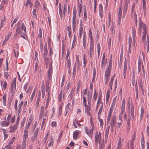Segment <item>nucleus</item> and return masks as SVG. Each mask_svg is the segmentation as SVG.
Wrapping results in <instances>:
<instances>
[{"label": "nucleus", "mask_w": 149, "mask_h": 149, "mask_svg": "<svg viewBox=\"0 0 149 149\" xmlns=\"http://www.w3.org/2000/svg\"><path fill=\"white\" fill-rule=\"evenodd\" d=\"M130 100L129 99L128 100L127 104L128 106V110L129 111V117L131 116L132 118V119L134 120V106L132 103L130 104Z\"/></svg>", "instance_id": "nucleus-1"}, {"label": "nucleus", "mask_w": 149, "mask_h": 149, "mask_svg": "<svg viewBox=\"0 0 149 149\" xmlns=\"http://www.w3.org/2000/svg\"><path fill=\"white\" fill-rule=\"evenodd\" d=\"M112 66V61L110 60L109 62V65L107 68L105 73V77H109L111 73V71Z\"/></svg>", "instance_id": "nucleus-2"}, {"label": "nucleus", "mask_w": 149, "mask_h": 149, "mask_svg": "<svg viewBox=\"0 0 149 149\" xmlns=\"http://www.w3.org/2000/svg\"><path fill=\"white\" fill-rule=\"evenodd\" d=\"M101 134L100 132H99V133L98 134V132L96 131L95 133V145L96 146L97 145V143L98 142L101 140Z\"/></svg>", "instance_id": "nucleus-3"}, {"label": "nucleus", "mask_w": 149, "mask_h": 149, "mask_svg": "<svg viewBox=\"0 0 149 149\" xmlns=\"http://www.w3.org/2000/svg\"><path fill=\"white\" fill-rule=\"evenodd\" d=\"M38 131V128H37L34 132L33 135L32 136L31 138V140L32 141H34L37 139L39 132Z\"/></svg>", "instance_id": "nucleus-4"}, {"label": "nucleus", "mask_w": 149, "mask_h": 149, "mask_svg": "<svg viewBox=\"0 0 149 149\" xmlns=\"http://www.w3.org/2000/svg\"><path fill=\"white\" fill-rule=\"evenodd\" d=\"M61 3H59V13L60 15V16L61 17L63 15H65V13L67 7V6L66 5H65L63 6V13H62V10H61V6H60Z\"/></svg>", "instance_id": "nucleus-5"}, {"label": "nucleus", "mask_w": 149, "mask_h": 149, "mask_svg": "<svg viewBox=\"0 0 149 149\" xmlns=\"http://www.w3.org/2000/svg\"><path fill=\"white\" fill-rule=\"evenodd\" d=\"M93 127H92V129L88 130V128L86 127L85 129V130L86 133L90 137H92L93 135Z\"/></svg>", "instance_id": "nucleus-6"}, {"label": "nucleus", "mask_w": 149, "mask_h": 149, "mask_svg": "<svg viewBox=\"0 0 149 149\" xmlns=\"http://www.w3.org/2000/svg\"><path fill=\"white\" fill-rule=\"evenodd\" d=\"M141 24L143 25V32H146V24H143L142 22L141 21V20H140V22H139V32L140 33H141Z\"/></svg>", "instance_id": "nucleus-7"}, {"label": "nucleus", "mask_w": 149, "mask_h": 149, "mask_svg": "<svg viewBox=\"0 0 149 149\" xmlns=\"http://www.w3.org/2000/svg\"><path fill=\"white\" fill-rule=\"evenodd\" d=\"M29 128V126L26 127H25L24 129V138L23 139H25L26 140L28 136V129Z\"/></svg>", "instance_id": "nucleus-8"}, {"label": "nucleus", "mask_w": 149, "mask_h": 149, "mask_svg": "<svg viewBox=\"0 0 149 149\" xmlns=\"http://www.w3.org/2000/svg\"><path fill=\"white\" fill-rule=\"evenodd\" d=\"M122 8H121V7H120L119 8V10L118 12V24L120 25L121 21V18L122 17Z\"/></svg>", "instance_id": "nucleus-9"}, {"label": "nucleus", "mask_w": 149, "mask_h": 149, "mask_svg": "<svg viewBox=\"0 0 149 149\" xmlns=\"http://www.w3.org/2000/svg\"><path fill=\"white\" fill-rule=\"evenodd\" d=\"M116 116L113 117L111 120V128L112 130H113V128L114 127L116 124Z\"/></svg>", "instance_id": "nucleus-10"}, {"label": "nucleus", "mask_w": 149, "mask_h": 149, "mask_svg": "<svg viewBox=\"0 0 149 149\" xmlns=\"http://www.w3.org/2000/svg\"><path fill=\"white\" fill-rule=\"evenodd\" d=\"M10 92H11V93H13V94L10 96V97L8 99V104L9 107H10V106L11 105V103L13 101V99L14 98V95H13L14 92H13V90H12V91L11 90Z\"/></svg>", "instance_id": "nucleus-11"}, {"label": "nucleus", "mask_w": 149, "mask_h": 149, "mask_svg": "<svg viewBox=\"0 0 149 149\" xmlns=\"http://www.w3.org/2000/svg\"><path fill=\"white\" fill-rule=\"evenodd\" d=\"M83 34V35H85V33L84 32V30L83 29V27L82 25L81 24H80V27L79 28V38H81L82 34Z\"/></svg>", "instance_id": "nucleus-12"}, {"label": "nucleus", "mask_w": 149, "mask_h": 149, "mask_svg": "<svg viewBox=\"0 0 149 149\" xmlns=\"http://www.w3.org/2000/svg\"><path fill=\"white\" fill-rule=\"evenodd\" d=\"M127 62L126 60H125L124 65V68L123 69V74L124 76V78L125 79L126 77V72L127 71Z\"/></svg>", "instance_id": "nucleus-13"}, {"label": "nucleus", "mask_w": 149, "mask_h": 149, "mask_svg": "<svg viewBox=\"0 0 149 149\" xmlns=\"http://www.w3.org/2000/svg\"><path fill=\"white\" fill-rule=\"evenodd\" d=\"M45 113V110L43 107H41L40 109V113L39 115V119H42Z\"/></svg>", "instance_id": "nucleus-14"}, {"label": "nucleus", "mask_w": 149, "mask_h": 149, "mask_svg": "<svg viewBox=\"0 0 149 149\" xmlns=\"http://www.w3.org/2000/svg\"><path fill=\"white\" fill-rule=\"evenodd\" d=\"M107 60L102 59L101 62V68L102 69H104L106 66Z\"/></svg>", "instance_id": "nucleus-15"}, {"label": "nucleus", "mask_w": 149, "mask_h": 149, "mask_svg": "<svg viewBox=\"0 0 149 149\" xmlns=\"http://www.w3.org/2000/svg\"><path fill=\"white\" fill-rule=\"evenodd\" d=\"M90 46L89 51L88 52V53L90 54V56L91 58L92 53L94 52V45H90Z\"/></svg>", "instance_id": "nucleus-16"}, {"label": "nucleus", "mask_w": 149, "mask_h": 149, "mask_svg": "<svg viewBox=\"0 0 149 149\" xmlns=\"http://www.w3.org/2000/svg\"><path fill=\"white\" fill-rule=\"evenodd\" d=\"M39 91V92L38 94L37 100L36 101V106L37 107H38L39 106V102L40 101V97H41V93H40V91Z\"/></svg>", "instance_id": "nucleus-17"}, {"label": "nucleus", "mask_w": 149, "mask_h": 149, "mask_svg": "<svg viewBox=\"0 0 149 149\" xmlns=\"http://www.w3.org/2000/svg\"><path fill=\"white\" fill-rule=\"evenodd\" d=\"M132 36L133 37V40L134 44L135 42V38L136 36V31L135 29H133L132 30Z\"/></svg>", "instance_id": "nucleus-18"}, {"label": "nucleus", "mask_w": 149, "mask_h": 149, "mask_svg": "<svg viewBox=\"0 0 149 149\" xmlns=\"http://www.w3.org/2000/svg\"><path fill=\"white\" fill-rule=\"evenodd\" d=\"M91 107L90 106H88V107H87L86 108H85V113L88 115L90 116H91V113L89 111H91Z\"/></svg>", "instance_id": "nucleus-19"}, {"label": "nucleus", "mask_w": 149, "mask_h": 149, "mask_svg": "<svg viewBox=\"0 0 149 149\" xmlns=\"http://www.w3.org/2000/svg\"><path fill=\"white\" fill-rule=\"evenodd\" d=\"M10 124V122H8L6 121H1L0 122V124L1 126L2 127L7 126Z\"/></svg>", "instance_id": "nucleus-20"}, {"label": "nucleus", "mask_w": 149, "mask_h": 149, "mask_svg": "<svg viewBox=\"0 0 149 149\" xmlns=\"http://www.w3.org/2000/svg\"><path fill=\"white\" fill-rule=\"evenodd\" d=\"M17 127L15 125H14L13 127L11 126L10 127V129L9 131L10 133H13L15 132L17 129Z\"/></svg>", "instance_id": "nucleus-21"}, {"label": "nucleus", "mask_w": 149, "mask_h": 149, "mask_svg": "<svg viewBox=\"0 0 149 149\" xmlns=\"http://www.w3.org/2000/svg\"><path fill=\"white\" fill-rule=\"evenodd\" d=\"M84 19L85 21H87V12L86 6H84Z\"/></svg>", "instance_id": "nucleus-22"}, {"label": "nucleus", "mask_w": 149, "mask_h": 149, "mask_svg": "<svg viewBox=\"0 0 149 149\" xmlns=\"http://www.w3.org/2000/svg\"><path fill=\"white\" fill-rule=\"evenodd\" d=\"M79 134L78 131L76 130L74 131L73 133V138L75 140L77 139H78V136Z\"/></svg>", "instance_id": "nucleus-23"}, {"label": "nucleus", "mask_w": 149, "mask_h": 149, "mask_svg": "<svg viewBox=\"0 0 149 149\" xmlns=\"http://www.w3.org/2000/svg\"><path fill=\"white\" fill-rule=\"evenodd\" d=\"M91 97L90 93H88L87 94V100L88 104H90L91 103Z\"/></svg>", "instance_id": "nucleus-24"}, {"label": "nucleus", "mask_w": 149, "mask_h": 149, "mask_svg": "<svg viewBox=\"0 0 149 149\" xmlns=\"http://www.w3.org/2000/svg\"><path fill=\"white\" fill-rule=\"evenodd\" d=\"M73 17H72V23L76 22V10H74L73 13Z\"/></svg>", "instance_id": "nucleus-25"}, {"label": "nucleus", "mask_w": 149, "mask_h": 149, "mask_svg": "<svg viewBox=\"0 0 149 149\" xmlns=\"http://www.w3.org/2000/svg\"><path fill=\"white\" fill-rule=\"evenodd\" d=\"M86 36L85 35H84V36H83V46L84 48V49H86Z\"/></svg>", "instance_id": "nucleus-26"}, {"label": "nucleus", "mask_w": 149, "mask_h": 149, "mask_svg": "<svg viewBox=\"0 0 149 149\" xmlns=\"http://www.w3.org/2000/svg\"><path fill=\"white\" fill-rule=\"evenodd\" d=\"M7 97L6 94V93L4 94L3 97V103L4 106H6V97Z\"/></svg>", "instance_id": "nucleus-27"}, {"label": "nucleus", "mask_w": 149, "mask_h": 149, "mask_svg": "<svg viewBox=\"0 0 149 149\" xmlns=\"http://www.w3.org/2000/svg\"><path fill=\"white\" fill-rule=\"evenodd\" d=\"M54 140L52 136L50 137V139H49V142L48 144L49 146H53V145Z\"/></svg>", "instance_id": "nucleus-28"}, {"label": "nucleus", "mask_w": 149, "mask_h": 149, "mask_svg": "<svg viewBox=\"0 0 149 149\" xmlns=\"http://www.w3.org/2000/svg\"><path fill=\"white\" fill-rule=\"evenodd\" d=\"M43 58L44 60H45V64L47 65L46 68H47V65L49 62V59L47 58V57H45Z\"/></svg>", "instance_id": "nucleus-29"}, {"label": "nucleus", "mask_w": 149, "mask_h": 149, "mask_svg": "<svg viewBox=\"0 0 149 149\" xmlns=\"http://www.w3.org/2000/svg\"><path fill=\"white\" fill-rule=\"evenodd\" d=\"M26 140L25 139H23V141L22 143V149H26Z\"/></svg>", "instance_id": "nucleus-30"}, {"label": "nucleus", "mask_w": 149, "mask_h": 149, "mask_svg": "<svg viewBox=\"0 0 149 149\" xmlns=\"http://www.w3.org/2000/svg\"><path fill=\"white\" fill-rule=\"evenodd\" d=\"M35 93H36V91H35V90L34 89V91H33V92L32 93V94H31V96L30 99V101L31 102L33 101V98L34 97Z\"/></svg>", "instance_id": "nucleus-31"}, {"label": "nucleus", "mask_w": 149, "mask_h": 149, "mask_svg": "<svg viewBox=\"0 0 149 149\" xmlns=\"http://www.w3.org/2000/svg\"><path fill=\"white\" fill-rule=\"evenodd\" d=\"M24 103V102L23 101H22L18 105V107H19L18 109L17 110V111L19 112V113L21 111V107L23 105Z\"/></svg>", "instance_id": "nucleus-32"}, {"label": "nucleus", "mask_w": 149, "mask_h": 149, "mask_svg": "<svg viewBox=\"0 0 149 149\" xmlns=\"http://www.w3.org/2000/svg\"><path fill=\"white\" fill-rule=\"evenodd\" d=\"M98 119L99 120L100 122V127H102L103 125V120L100 118V116H98Z\"/></svg>", "instance_id": "nucleus-33"}, {"label": "nucleus", "mask_w": 149, "mask_h": 149, "mask_svg": "<svg viewBox=\"0 0 149 149\" xmlns=\"http://www.w3.org/2000/svg\"><path fill=\"white\" fill-rule=\"evenodd\" d=\"M125 98H123L122 102L121 109H125Z\"/></svg>", "instance_id": "nucleus-34"}, {"label": "nucleus", "mask_w": 149, "mask_h": 149, "mask_svg": "<svg viewBox=\"0 0 149 149\" xmlns=\"http://www.w3.org/2000/svg\"><path fill=\"white\" fill-rule=\"evenodd\" d=\"M101 107L100 109L99 110L98 113V116H100L101 115V114L102 112L103 107V104L102 102H101Z\"/></svg>", "instance_id": "nucleus-35"}, {"label": "nucleus", "mask_w": 149, "mask_h": 149, "mask_svg": "<svg viewBox=\"0 0 149 149\" xmlns=\"http://www.w3.org/2000/svg\"><path fill=\"white\" fill-rule=\"evenodd\" d=\"M21 29L24 31V32H23V33L24 34L26 33V28L25 26L23 23H22V24Z\"/></svg>", "instance_id": "nucleus-36"}, {"label": "nucleus", "mask_w": 149, "mask_h": 149, "mask_svg": "<svg viewBox=\"0 0 149 149\" xmlns=\"http://www.w3.org/2000/svg\"><path fill=\"white\" fill-rule=\"evenodd\" d=\"M49 81H47L46 83V91L48 92L49 91Z\"/></svg>", "instance_id": "nucleus-37"}, {"label": "nucleus", "mask_w": 149, "mask_h": 149, "mask_svg": "<svg viewBox=\"0 0 149 149\" xmlns=\"http://www.w3.org/2000/svg\"><path fill=\"white\" fill-rule=\"evenodd\" d=\"M20 23L18 25L17 27L16 30V34H19L20 33Z\"/></svg>", "instance_id": "nucleus-38"}, {"label": "nucleus", "mask_w": 149, "mask_h": 149, "mask_svg": "<svg viewBox=\"0 0 149 149\" xmlns=\"http://www.w3.org/2000/svg\"><path fill=\"white\" fill-rule=\"evenodd\" d=\"M15 137H13L12 139H11L10 141V142H9L8 143V146H10L15 141Z\"/></svg>", "instance_id": "nucleus-39"}, {"label": "nucleus", "mask_w": 149, "mask_h": 149, "mask_svg": "<svg viewBox=\"0 0 149 149\" xmlns=\"http://www.w3.org/2000/svg\"><path fill=\"white\" fill-rule=\"evenodd\" d=\"M79 5H78V9L79 10V15L81 13L82 11V7L81 4H80V3L79 2Z\"/></svg>", "instance_id": "nucleus-40"}, {"label": "nucleus", "mask_w": 149, "mask_h": 149, "mask_svg": "<svg viewBox=\"0 0 149 149\" xmlns=\"http://www.w3.org/2000/svg\"><path fill=\"white\" fill-rule=\"evenodd\" d=\"M97 94L96 93V90H95V92L93 96V100L95 101L97 98Z\"/></svg>", "instance_id": "nucleus-41"}, {"label": "nucleus", "mask_w": 149, "mask_h": 149, "mask_svg": "<svg viewBox=\"0 0 149 149\" xmlns=\"http://www.w3.org/2000/svg\"><path fill=\"white\" fill-rule=\"evenodd\" d=\"M80 86H81V83L80 82V81H79L77 83V89H76V90L77 91V92H78V91L79 90L80 87Z\"/></svg>", "instance_id": "nucleus-42"}, {"label": "nucleus", "mask_w": 149, "mask_h": 149, "mask_svg": "<svg viewBox=\"0 0 149 149\" xmlns=\"http://www.w3.org/2000/svg\"><path fill=\"white\" fill-rule=\"evenodd\" d=\"M62 112V107L61 106H60L58 109V117H59L61 115Z\"/></svg>", "instance_id": "nucleus-43"}, {"label": "nucleus", "mask_w": 149, "mask_h": 149, "mask_svg": "<svg viewBox=\"0 0 149 149\" xmlns=\"http://www.w3.org/2000/svg\"><path fill=\"white\" fill-rule=\"evenodd\" d=\"M15 56V57H17L19 55V52L18 49H17L16 50H14Z\"/></svg>", "instance_id": "nucleus-44"}, {"label": "nucleus", "mask_w": 149, "mask_h": 149, "mask_svg": "<svg viewBox=\"0 0 149 149\" xmlns=\"http://www.w3.org/2000/svg\"><path fill=\"white\" fill-rule=\"evenodd\" d=\"M146 32H143L142 37V40L143 41L145 40L146 38Z\"/></svg>", "instance_id": "nucleus-45"}, {"label": "nucleus", "mask_w": 149, "mask_h": 149, "mask_svg": "<svg viewBox=\"0 0 149 149\" xmlns=\"http://www.w3.org/2000/svg\"><path fill=\"white\" fill-rule=\"evenodd\" d=\"M67 60V67L69 69L71 67V61L70 59H68V60Z\"/></svg>", "instance_id": "nucleus-46"}, {"label": "nucleus", "mask_w": 149, "mask_h": 149, "mask_svg": "<svg viewBox=\"0 0 149 149\" xmlns=\"http://www.w3.org/2000/svg\"><path fill=\"white\" fill-rule=\"evenodd\" d=\"M8 58H6V71H7L8 70Z\"/></svg>", "instance_id": "nucleus-47"}, {"label": "nucleus", "mask_w": 149, "mask_h": 149, "mask_svg": "<svg viewBox=\"0 0 149 149\" xmlns=\"http://www.w3.org/2000/svg\"><path fill=\"white\" fill-rule=\"evenodd\" d=\"M131 16L132 17H134V18L135 19H137V15L135 12L133 13V11L132 12Z\"/></svg>", "instance_id": "nucleus-48"}, {"label": "nucleus", "mask_w": 149, "mask_h": 149, "mask_svg": "<svg viewBox=\"0 0 149 149\" xmlns=\"http://www.w3.org/2000/svg\"><path fill=\"white\" fill-rule=\"evenodd\" d=\"M136 132H135L134 133L133 135L132 136V139H131V141L134 142L135 141L136 138Z\"/></svg>", "instance_id": "nucleus-49"}, {"label": "nucleus", "mask_w": 149, "mask_h": 149, "mask_svg": "<svg viewBox=\"0 0 149 149\" xmlns=\"http://www.w3.org/2000/svg\"><path fill=\"white\" fill-rule=\"evenodd\" d=\"M33 14L34 18H36L37 17L36 12V9H34L33 11Z\"/></svg>", "instance_id": "nucleus-50"}, {"label": "nucleus", "mask_w": 149, "mask_h": 149, "mask_svg": "<svg viewBox=\"0 0 149 149\" xmlns=\"http://www.w3.org/2000/svg\"><path fill=\"white\" fill-rule=\"evenodd\" d=\"M94 13H95L96 11V8L97 6V0H94Z\"/></svg>", "instance_id": "nucleus-51"}, {"label": "nucleus", "mask_w": 149, "mask_h": 149, "mask_svg": "<svg viewBox=\"0 0 149 149\" xmlns=\"http://www.w3.org/2000/svg\"><path fill=\"white\" fill-rule=\"evenodd\" d=\"M39 34L38 35V37L41 38L42 36V30L40 28H39Z\"/></svg>", "instance_id": "nucleus-52"}, {"label": "nucleus", "mask_w": 149, "mask_h": 149, "mask_svg": "<svg viewBox=\"0 0 149 149\" xmlns=\"http://www.w3.org/2000/svg\"><path fill=\"white\" fill-rule=\"evenodd\" d=\"M45 83L44 81H42V84L41 86V91H45L44 88H45Z\"/></svg>", "instance_id": "nucleus-53"}, {"label": "nucleus", "mask_w": 149, "mask_h": 149, "mask_svg": "<svg viewBox=\"0 0 149 149\" xmlns=\"http://www.w3.org/2000/svg\"><path fill=\"white\" fill-rule=\"evenodd\" d=\"M32 118H30L29 119V122L28 124L27 125H26L25 126L26 127H27V126H29V127L30 125V123L32 122Z\"/></svg>", "instance_id": "nucleus-54"}, {"label": "nucleus", "mask_w": 149, "mask_h": 149, "mask_svg": "<svg viewBox=\"0 0 149 149\" xmlns=\"http://www.w3.org/2000/svg\"><path fill=\"white\" fill-rule=\"evenodd\" d=\"M40 6V4L39 1L38 0L36 1L35 2V6L37 8H38Z\"/></svg>", "instance_id": "nucleus-55"}, {"label": "nucleus", "mask_w": 149, "mask_h": 149, "mask_svg": "<svg viewBox=\"0 0 149 149\" xmlns=\"http://www.w3.org/2000/svg\"><path fill=\"white\" fill-rule=\"evenodd\" d=\"M132 42V40L131 39L129 38V48L130 49H131V44Z\"/></svg>", "instance_id": "nucleus-56"}, {"label": "nucleus", "mask_w": 149, "mask_h": 149, "mask_svg": "<svg viewBox=\"0 0 149 149\" xmlns=\"http://www.w3.org/2000/svg\"><path fill=\"white\" fill-rule=\"evenodd\" d=\"M100 144V147L99 149H103V148L104 146V143H101L99 142Z\"/></svg>", "instance_id": "nucleus-57"}, {"label": "nucleus", "mask_w": 149, "mask_h": 149, "mask_svg": "<svg viewBox=\"0 0 149 149\" xmlns=\"http://www.w3.org/2000/svg\"><path fill=\"white\" fill-rule=\"evenodd\" d=\"M103 8L101 4H100L99 5V12L103 11Z\"/></svg>", "instance_id": "nucleus-58"}, {"label": "nucleus", "mask_w": 149, "mask_h": 149, "mask_svg": "<svg viewBox=\"0 0 149 149\" xmlns=\"http://www.w3.org/2000/svg\"><path fill=\"white\" fill-rule=\"evenodd\" d=\"M76 27V23H72V27L73 31L75 30V29Z\"/></svg>", "instance_id": "nucleus-59"}, {"label": "nucleus", "mask_w": 149, "mask_h": 149, "mask_svg": "<svg viewBox=\"0 0 149 149\" xmlns=\"http://www.w3.org/2000/svg\"><path fill=\"white\" fill-rule=\"evenodd\" d=\"M135 77H133L132 78V84L133 86H134L135 84Z\"/></svg>", "instance_id": "nucleus-60"}, {"label": "nucleus", "mask_w": 149, "mask_h": 149, "mask_svg": "<svg viewBox=\"0 0 149 149\" xmlns=\"http://www.w3.org/2000/svg\"><path fill=\"white\" fill-rule=\"evenodd\" d=\"M111 38H109V40L108 42V45L109 47V48L110 49V46H111Z\"/></svg>", "instance_id": "nucleus-61"}, {"label": "nucleus", "mask_w": 149, "mask_h": 149, "mask_svg": "<svg viewBox=\"0 0 149 149\" xmlns=\"http://www.w3.org/2000/svg\"><path fill=\"white\" fill-rule=\"evenodd\" d=\"M51 124L53 127H56V121H52Z\"/></svg>", "instance_id": "nucleus-62"}, {"label": "nucleus", "mask_w": 149, "mask_h": 149, "mask_svg": "<svg viewBox=\"0 0 149 149\" xmlns=\"http://www.w3.org/2000/svg\"><path fill=\"white\" fill-rule=\"evenodd\" d=\"M109 77H105V84L107 85L109 81Z\"/></svg>", "instance_id": "nucleus-63"}, {"label": "nucleus", "mask_w": 149, "mask_h": 149, "mask_svg": "<svg viewBox=\"0 0 149 149\" xmlns=\"http://www.w3.org/2000/svg\"><path fill=\"white\" fill-rule=\"evenodd\" d=\"M3 74L5 78L7 79L9 77V74L7 72H4Z\"/></svg>", "instance_id": "nucleus-64"}]
</instances>
